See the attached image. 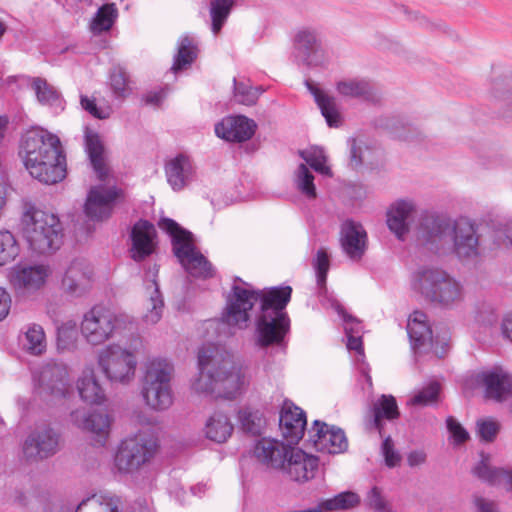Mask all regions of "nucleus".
Listing matches in <instances>:
<instances>
[{
  "label": "nucleus",
  "instance_id": "nucleus-22",
  "mask_svg": "<svg viewBox=\"0 0 512 512\" xmlns=\"http://www.w3.org/2000/svg\"><path fill=\"white\" fill-rule=\"evenodd\" d=\"M340 243L345 254L351 260L358 261L367 248V233L360 223L346 220L341 225Z\"/></svg>",
  "mask_w": 512,
  "mask_h": 512
},
{
  "label": "nucleus",
  "instance_id": "nucleus-13",
  "mask_svg": "<svg viewBox=\"0 0 512 512\" xmlns=\"http://www.w3.org/2000/svg\"><path fill=\"white\" fill-rule=\"evenodd\" d=\"M38 393L44 398L60 400L71 393V382L68 366L60 362H48L40 370Z\"/></svg>",
  "mask_w": 512,
  "mask_h": 512
},
{
  "label": "nucleus",
  "instance_id": "nucleus-54",
  "mask_svg": "<svg viewBox=\"0 0 512 512\" xmlns=\"http://www.w3.org/2000/svg\"><path fill=\"white\" fill-rule=\"evenodd\" d=\"M233 0H213L211 3L212 31L217 34L225 22Z\"/></svg>",
  "mask_w": 512,
  "mask_h": 512
},
{
  "label": "nucleus",
  "instance_id": "nucleus-23",
  "mask_svg": "<svg viewBox=\"0 0 512 512\" xmlns=\"http://www.w3.org/2000/svg\"><path fill=\"white\" fill-rule=\"evenodd\" d=\"M256 123L242 115L227 116L215 125V133L219 138L229 142H244L255 133Z\"/></svg>",
  "mask_w": 512,
  "mask_h": 512
},
{
  "label": "nucleus",
  "instance_id": "nucleus-63",
  "mask_svg": "<svg viewBox=\"0 0 512 512\" xmlns=\"http://www.w3.org/2000/svg\"><path fill=\"white\" fill-rule=\"evenodd\" d=\"M446 424H447V429L450 432V434L452 435L455 443L461 444L469 438L468 432L452 416L447 418Z\"/></svg>",
  "mask_w": 512,
  "mask_h": 512
},
{
  "label": "nucleus",
  "instance_id": "nucleus-10",
  "mask_svg": "<svg viewBox=\"0 0 512 512\" xmlns=\"http://www.w3.org/2000/svg\"><path fill=\"white\" fill-rule=\"evenodd\" d=\"M97 365L110 383L128 385L136 375V350L116 343L109 344L98 351Z\"/></svg>",
  "mask_w": 512,
  "mask_h": 512
},
{
  "label": "nucleus",
  "instance_id": "nucleus-17",
  "mask_svg": "<svg viewBox=\"0 0 512 512\" xmlns=\"http://www.w3.org/2000/svg\"><path fill=\"white\" fill-rule=\"evenodd\" d=\"M216 346H203L198 353L199 374L192 381V389L198 394H215L217 396V368L214 365Z\"/></svg>",
  "mask_w": 512,
  "mask_h": 512
},
{
  "label": "nucleus",
  "instance_id": "nucleus-47",
  "mask_svg": "<svg viewBox=\"0 0 512 512\" xmlns=\"http://www.w3.org/2000/svg\"><path fill=\"white\" fill-rule=\"evenodd\" d=\"M512 80L497 79L492 83L491 96L500 108L512 111Z\"/></svg>",
  "mask_w": 512,
  "mask_h": 512
},
{
  "label": "nucleus",
  "instance_id": "nucleus-45",
  "mask_svg": "<svg viewBox=\"0 0 512 512\" xmlns=\"http://www.w3.org/2000/svg\"><path fill=\"white\" fill-rule=\"evenodd\" d=\"M32 87L35 91L37 100L42 105L47 106H60L61 98L60 93L50 85L45 79L42 78H34Z\"/></svg>",
  "mask_w": 512,
  "mask_h": 512
},
{
  "label": "nucleus",
  "instance_id": "nucleus-42",
  "mask_svg": "<svg viewBox=\"0 0 512 512\" xmlns=\"http://www.w3.org/2000/svg\"><path fill=\"white\" fill-rule=\"evenodd\" d=\"M360 496L352 491H345L326 499L318 504L322 508V512L347 510L358 506Z\"/></svg>",
  "mask_w": 512,
  "mask_h": 512
},
{
  "label": "nucleus",
  "instance_id": "nucleus-24",
  "mask_svg": "<svg viewBox=\"0 0 512 512\" xmlns=\"http://www.w3.org/2000/svg\"><path fill=\"white\" fill-rule=\"evenodd\" d=\"M477 379L485 387L486 397L490 399L502 402L512 395V377L500 367L478 374Z\"/></svg>",
  "mask_w": 512,
  "mask_h": 512
},
{
  "label": "nucleus",
  "instance_id": "nucleus-55",
  "mask_svg": "<svg viewBox=\"0 0 512 512\" xmlns=\"http://www.w3.org/2000/svg\"><path fill=\"white\" fill-rule=\"evenodd\" d=\"M328 302L330 303L331 308H333L337 312V314L343 319L346 335H360L362 331V325L360 321L349 315L345 311L341 303L334 297H329Z\"/></svg>",
  "mask_w": 512,
  "mask_h": 512
},
{
  "label": "nucleus",
  "instance_id": "nucleus-21",
  "mask_svg": "<svg viewBox=\"0 0 512 512\" xmlns=\"http://www.w3.org/2000/svg\"><path fill=\"white\" fill-rule=\"evenodd\" d=\"M306 424L304 411L291 402H284L279 417V426L282 436L289 444L295 445L302 439Z\"/></svg>",
  "mask_w": 512,
  "mask_h": 512
},
{
  "label": "nucleus",
  "instance_id": "nucleus-11",
  "mask_svg": "<svg viewBox=\"0 0 512 512\" xmlns=\"http://www.w3.org/2000/svg\"><path fill=\"white\" fill-rule=\"evenodd\" d=\"M214 365L217 368V397L235 399L248 385L247 377L229 352L216 347Z\"/></svg>",
  "mask_w": 512,
  "mask_h": 512
},
{
  "label": "nucleus",
  "instance_id": "nucleus-53",
  "mask_svg": "<svg viewBox=\"0 0 512 512\" xmlns=\"http://www.w3.org/2000/svg\"><path fill=\"white\" fill-rule=\"evenodd\" d=\"M19 247L14 235L9 231H0V266L14 260Z\"/></svg>",
  "mask_w": 512,
  "mask_h": 512
},
{
  "label": "nucleus",
  "instance_id": "nucleus-56",
  "mask_svg": "<svg viewBox=\"0 0 512 512\" xmlns=\"http://www.w3.org/2000/svg\"><path fill=\"white\" fill-rule=\"evenodd\" d=\"M503 468H492L486 459H482L473 469L479 479L492 485H501Z\"/></svg>",
  "mask_w": 512,
  "mask_h": 512
},
{
  "label": "nucleus",
  "instance_id": "nucleus-58",
  "mask_svg": "<svg viewBox=\"0 0 512 512\" xmlns=\"http://www.w3.org/2000/svg\"><path fill=\"white\" fill-rule=\"evenodd\" d=\"M260 93L258 88H253L244 82H238L234 78V97L239 103L248 106L253 105Z\"/></svg>",
  "mask_w": 512,
  "mask_h": 512
},
{
  "label": "nucleus",
  "instance_id": "nucleus-49",
  "mask_svg": "<svg viewBox=\"0 0 512 512\" xmlns=\"http://www.w3.org/2000/svg\"><path fill=\"white\" fill-rule=\"evenodd\" d=\"M110 87L117 98H125L131 93L129 75L121 66H114L110 72Z\"/></svg>",
  "mask_w": 512,
  "mask_h": 512
},
{
  "label": "nucleus",
  "instance_id": "nucleus-39",
  "mask_svg": "<svg viewBox=\"0 0 512 512\" xmlns=\"http://www.w3.org/2000/svg\"><path fill=\"white\" fill-rule=\"evenodd\" d=\"M238 421L241 429L251 435H260L266 426L263 413L251 407H244L238 411Z\"/></svg>",
  "mask_w": 512,
  "mask_h": 512
},
{
  "label": "nucleus",
  "instance_id": "nucleus-1",
  "mask_svg": "<svg viewBox=\"0 0 512 512\" xmlns=\"http://www.w3.org/2000/svg\"><path fill=\"white\" fill-rule=\"evenodd\" d=\"M290 286L271 287L260 291L237 278L226 299L220 324L231 328L246 329L250 322L249 312L259 302L256 315L255 337L259 347L281 345L290 329V319L285 308L291 299Z\"/></svg>",
  "mask_w": 512,
  "mask_h": 512
},
{
  "label": "nucleus",
  "instance_id": "nucleus-30",
  "mask_svg": "<svg viewBox=\"0 0 512 512\" xmlns=\"http://www.w3.org/2000/svg\"><path fill=\"white\" fill-rule=\"evenodd\" d=\"M416 211V204L411 199L395 201L387 213V225L398 239H403L409 231L408 219Z\"/></svg>",
  "mask_w": 512,
  "mask_h": 512
},
{
  "label": "nucleus",
  "instance_id": "nucleus-35",
  "mask_svg": "<svg viewBox=\"0 0 512 512\" xmlns=\"http://www.w3.org/2000/svg\"><path fill=\"white\" fill-rule=\"evenodd\" d=\"M336 91L343 98L370 101L375 97L373 85L366 79L361 78H346L338 81Z\"/></svg>",
  "mask_w": 512,
  "mask_h": 512
},
{
  "label": "nucleus",
  "instance_id": "nucleus-64",
  "mask_svg": "<svg viewBox=\"0 0 512 512\" xmlns=\"http://www.w3.org/2000/svg\"><path fill=\"white\" fill-rule=\"evenodd\" d=\"M382 453L388 467H395L400 462V455L394 450L393 442L390 437L384 439L382 443Z\"/></svg>",
  "mask_w": 512,
  "mask_h": 512
},
{
  "label": "nucleus",
  "instance_id": "nucleus-34",
  "mask_svg": "<svg viewBox=\"0 0 512 512\" xmlns=\"http://www.w3.org/2000/svg\"><path fill=\"white\" fill-rule=\"evenodd\" d=\"M234 426L229 417L221 412L215 411L207 420L204 427L206 438L216 443L226 442L232 435Z\"/></svg>",
  "mask_w": 512,
  "mask_h": 512
},
{
  "label": "nucleus",
  "instance_id": "nucleus-32",
  "mask_svg": "<svg viewBox=\"0 0 512 512\" xmlns=\"http://www.w3.org/2000/svg\"><path fill=\"white\" fill-rule=\"evenodd\" d=\"M407 333L414 350H426L432 346V330L427 324V316L421 311H414L407 323Z\"/></svg>",
  "mask_w": 512,
  "mask_h": 512
},
{
  "label": "nucleus",
  "instance_id": "nucleus-46",
  "mask_svg": "<svg viewBox=\"0 0 512 512\" xmlns=\"http://www.w3.org/2000/svg\"><path fill=\"white\" fill-rule=\"evenodd\" d=\"M300 156L316 172L324 176H332L330 167L326 165L327 156L323 148L312 147L310 149L300 151Z\"/></svg>",
  "mask_w": 512,
  "mask_h": 512
},
{
  "label": "nucleus",
  "instance_id": "nucleus-12",
  "mask_svg": "<svg viewBox=\"0 0 512 512\" xmlns=\"http://www.w3.org/2000/svg\"><path fill=\"white\" fill-rule=\"evenodd\" d=\"M294 61L299 66L323 67L329 62L319 31L313 27L300 28L294 37Z\"/></svg>",
  "mask_w": 512,
  "mask_h": 512
},
{
  "label": "nucleus",
  "instance_id": "nucleus-8",
  "mask_svg": "<svg viewBox=\"0 0 512 512\" xmlns=\"http://www.w3.org/2000/svg\"><path fill=\"white\" fill-rule=\"evenodd\" d=\"M159 227L171 236L174 254L188 274L197 278L213 276L211 263L196 249L190 232L169 218L161 219Z\"/></svg>",
  "mask_w": 512,
  "mask_h": 512
},
{
  "label": "nucleus",
  "instance_id": "nucleus-25",
  "mask_svg": "<svg viewBox=\"0 0 512 512\" xmlns=\"http://www.w3.org/2000/svg\"><path fill=\"white\" fill-rule=\"evenodd\" d=\"M130 238L132 242L131 257L135 261H142L154 252L156 229L147 220H139L133 225Z\"/></svg>",
  "mask_w": 512,
  "mask_h": 512
},
{
  "label": "nucleus",
  "instance_id": "nucleus-36",
  "mask_svg": "<svg viewBox=\"0 0 512 512\" xmlns=\"http://www.w3.org/2000/svg\"><path fill=\"white\" fill-rule=\"evenodd\" d=\"M85 148L94 171L100 179H103L107 174L108 168L106 165L105 148L97 133L89 130L86 131Z\"/></svg>",
  "mask_w": 512,
  "mask_h": 512
},
{
  "label": "nucleus",
  "instance_id": "nucleus-26",
  "mask_svg": "<svg viewBox=\"0 0 512 512\" xmlns=\"http://www.w3.org/2000/svg\"><path fill=\"white\" fill-rule=\"evenodd\" d=\"M281 469L285 470L292 480L306 482L314 478L318 469V458L291 447L286 463Z\"/></svg>",
  "mask_w": 512,
  "mask_h": 512
},
{
  "label": "nucleus",
  "instance_id": "nucleus-29",
  "mask_svg": "<svg viewBox=\"0 0 512 512\" xmlns=\"http://www.w3.org/2000/svg\"><path fill=\"white\" fill-rule=\"evenodd\" d=\"M158 269L156 266L146 273V312L143 314V321L148 325H154L160 321L164 310V300L156 281Z\"/></svg>",
  "mask_w": 512,
  "mask_h": 512
},
{
  "label": "nucleus",
  "instance_id": "nucleus-2",
  "mask_svg": "<svg viewBox=\"0 0 512 512\" xmlns=\"http://www.w3.org/2000/svg\"><path fill=\"white\" fill-rule=\"evenodd\" d=\"M417 241L439 255L454 253L460 259H474L479 255L477 226L467 218L452 219L445 214L424 211L417 226Z\"/></svg>",
  "mask_w": 512,
  "mask_h": 512
},
{
  "label": "nucleus",
  "instance_id": "nucleus-48",
  "mask_svg": "<svg viewBox=\"0 0 512 512\" xmlns=\"http://www.w3.org/2000/svg\"><path fill=\"white\" fill-rule=\"evenodd\" d=\"M294 184L307 198L316 197L314 175L305 164H300L294 173Z\"/></svg>",
  "mask_w": 512,
  "mask_h": 512
},
{
  "label": "nucleus",
  "instance_id": "nucleus-38",
  "mask_svg": "<svg viewBox=\"0 0 512 512\" xmlns=\"http://www.w3.org/2000/svg\"><path fill=\"white\" fill-rule=\"evenodd\" d=\"M489 239L494 248L512 251V217L493 221Z\"/></svg>",
  "mask_w": 512,
  "mask_h": 512
},
{
  "label": "nucleus",
  "instance_id": "nucleus-60",
  "mask_svg": "<svg viewBox=\"0 0 512 512\" xmlns=\"http://www.w3.org/2000/svg\"><path fill=\"white\" fill-rule=\"evenodd\" d=\"M80 103L85 111L98 119H107L112 113V110L109 106H98L95 102V99L89 98L87 96H81Z\"/></svg>",
  "mask_w": 512,
  "mask_h": 512
},
{
  "label": "nucleus",
  "instance_id": "nucleus-18",
  "mask_svg": "<svg viewBox=\"0 0 512 512\" xmlns=\"http://www.w3.org/2000/svg\"><path fill=\"white\" fill-rule=\"evenodd\" d=\"M119 191L115 187L99 185L90 189L85 203V214L91 220H104L110 217Z\"/></svg>",
  "mask_w": 512,
  "mask_h": 512
},
{
  "label": "nucleus",
  "instance_id": "nucleus-16",
  "mask_svg": "<svg viewBox=\"0 0 512 512\" xmlns=\"http://www.w3.org/2000/svg\"><path fill=\"white\" fill-rule=\"evenodd\" d=\"M59 450V434L50 427L38 428L24 441L22 452L27 461L48 458Z\"/></svg>",
  "mask_w": 512,
  "mask_h": 512
},
{
  "label": "nucleus",
  "instance_id": "nucleus-37",
  "mask_svg": "<svg viewBox=\"0 0 512 512\" xmlns=\"http://www.w3.org/2000/svg\"><path fill=\"white\" fill-rule=\"evenodd\" d=\"M20 341L23 348L31 355H42L47 348L44 328L37 323H29L22 328Z\"/></svg>",
  "mask_w": 512,
  "mask_h": 512
},
{
  "label": "nucleus",
  "instance_id": "nucleus-59",
  "mask_svg": "<svg viewBox=\"0 0 512 512\" xmlns=\"http://www.w3.org/2000/svg\"><path fill=\"white\" fill-rule=\"evenodd\" d=\"M366 502L369 508L375 512H394L390 503L384 498L378 487H372L366 496Z\"/></svg>",
  "mask_w": 512,
  "mask_h": 512
},
{
  "label": "nucleus",
  "instance_id": "nucleus-9",
  "mask_svg": "<svg viewBox=\"0 0 512 512\" xmlns=\"http://www.w3.org/2000/svg\"><path fill=\"white\" fill-rule=\"evenodd\" d=\"M157 449L156 437L148 430H141L121 441L114 466L121 474H134L153 460Z\"/></svg>",
  "mask_w": 512,
  "mask_h": 512
},
{
  "label": "nucleus",
  "instance_id": "nucleus-50",
  "mask_svg": "<svg viewBox=\"0 0 512 512\" xmlns=\"http://www.w3.org/2000/svg\"><path fill=\"white\" fill-rule=\"evenodd\" d=\"M440 384L437 381H430L427 385L417 390L408 400L410 406H427L438 400Z\"/></svg>",
  "mask_w": 512,
  "mask_h": 512
},
{
  "label": "nucleus",
  "instance_id": "nucleus-27",
  "mask_svg": "<svg viewBox=\"0 0 512 512\" xmlns=\"http://www.w3.org/2000/svg\"><path fill=\"white\" fill-rule=\"evenodd\" d=\"M165 173L171 188L180 191L194 180L195 167L188 156L179 154L166 163Z\"/></svg>",
  "mask_w": 512,
  "mask_h": 512
},
{
  "label": "nucleus",
  "instance_id": "nucleus-4",
  "mask_svg": "<svg viewBox=\"0 0 512 512\" xmlns=\"http://www.w3.org/2000/svg\"><path fill=\"white\" fill-rule=\"evenodd\" d=\"M412 289L425 300L442 308L459 305L465 296L462 282L438 267H420L411 278Z\"/></svg>",
  "mask_w": 512,
  "mask_h": 512
},
{
  "label": "nucleus",
  "instance_id": "nucleus-62",
  "mask_svg": "<svg viewBox=\"0 0 512 512\" xmlns=\"http://www.w3.org/2000/svg\"><path fill=\"white\" fill-rule=\"evenodd\" d=\"M350 146V165L353 167H358L362 165L365 161V152L367 151V147L364 145L362 141L357 139H351L349 141Z\"/></svg>",
  "mask_w": 512,
  "mask_h": 512
},
{
  "label": "nucleus",
  "instance_id": "nucleus-14",
  "mask_svg": "<svg viewBox=\"0 0 512 512\" xmlns=\"http://www.w3.org/2000/svg\"><path fill=\"white\" fill-rule=\"evenodd\" d=\"M308 434L309 441L319 452L339 454L348 448V440L344 431L325 422L315 420Z\"/></svg>",
  "mask_w": 512,
  "mask_h": 512
},
{
  "label": "nucleus",
  "instance_id": "nucleus-57",
  "mask_svg": "<svg viewBox=\"0 0 512 512\" xmlns=\"http://www.w3.org/2000/svg\"><path fill=\"white\" fill-rule=\"evenodd\" d=\"M313 266L316 270L317 276V285L319 287L320 293L326 292V278L329 270V256L324 248H320L317 251L316 258L314 259Z\"/></svg>",
  "mask_w": 512,
  "mask_h": 512
},
{
  "label": "nucleus",
  "instance_id": "nucleus-41",
  "mask_svg": "<svg viewBox=\"0 0 512 512\" xmlns=\"http://www.w3.org/2000/svg\"><path fill=\"white\" fill-rule=\"evenodd\" d=\"M374 419L373 425L381 432L382 419L388 420L395 419L399 416L398 406L396 399L392 395H382L380 399L374 404Z\"/></svg>",
  "mask_w": 512,
  "mask_h": 512
},
{
  "label": "nucleus",
  "instance_id": "nucleus-52",
  "mask_svg": "<svg viewBox=\"0 0 512 512\" xmlns=\"http://www.w3.org/2000/svg\"><path fill=\"white\" fill-rule=\"evenodd\" d=\"M474 319L479 328L486 330L498 323L499 313L494 305L484 302L477 306Z\"/></svg>",
  "mask_w": 512,
  "mask_h": 512
},
{
  "label": "nucleus",
  "instance_id": "nucleus-61",
  "mask_svg": "<svg viewBox=\"0 0 512 512\" xmlns=\"http://www.w3.org/2000/svg\"><path fill=\"white\" fill-rule=\"evenodd\" d=\"M477 431L482 440L491 442L499 431V424L490 419L480 420L477 422Z\"/></svg>",
  "mask_w": 512,
  "mask_h": 512
},
{
  "label": "nucleus",
  "instance_id": "nucleus-51",
  "mask_svg": "<svg viewBox=\"0 0 512 512\" xmlns=\"http://www.w3.org/2000/svg\"><path fill=\"white\" fill-rule=\"evenodd\" d=\"M77 323L74 320H67L57 326V348L69 350L77 340Z\"/></svg>",
  "mask_w": 512,
  "mask_h": 512
},
{
  "label": "nucleus",
  "instance_id": "nucleus-3",
  "mask_svg": "<svg viewBox=\"0 0 512 512\" xmlns=\"http://www.w3.org/2000/svg\"><path fill=\"white\" fill-rule=\"evenodd\" d=\"M29 174L44 184H56L66 176V157L59 137L45 129L27 131L19 152Z\"/></svg>",
  "mask_w": 512,
  "mask_h": 512
},
{
  "label": "nucleus",
  "instance_id": "nucleus-44",
  "mask_svg": "<svg viewBox=\"0 0 512 512\" xmlns=\"http://www.w3.org/2000/svg\"><path fill=\"white\" fill-rule=\"evenodd\" d=\"M118 15L114 4L101 6L90 24L91 31L95 34L108 31L113 26Z\"/></svg>",
  "mask_w": 512,
  "mask_h": 512
},
{
  "label": "nucleus",
  "instance_id": "nucleus-7",
  "mask_svg": "<svg viewBox=\"0 0 512 512\" xmlns=\"http://www.w3.org/2000/svg\"><path fill=\"white\" fill-rule=\"evenodd\" d=\"M133 328L134 322L130 316L101 306H95L85 313L81 322L82 336L93 346L101 345Z\"/></svg>",
  "mask_w": 512,
  "mask_h": 512
},
{
  "label": "nucleus",
  "instance_id": "nucleus-31",
  "mask_svg": "<svg viewBox=\"0 0 512 512\" xmlns=\"http://www.w3.org/2000/svg\"><path fill=\"white\" fill-rule=\"evenodd\" d=\"M51 274L50 267L44 264L27 265L19 268L14 276V285L26 292H34L44 286Z\"/></svg>",
  "mask_w": 512,
  "mask_h": 512
},
{
  "label": "nucleus",
  "instance_id": "nucleus-20",
  "mask_svg": "<svg viewBox=\"0 0 512 512\" xmlns=\"http://www.w3.org/2000/svg\"><path fill=\"white\" fill-rule=\"evenodd\" d=\"M72 423L79 429L95 435L100 445H104L109 436L112 419L106 413L88 412L85 409H76L70 414Z\"/></svg>",
  "mask_w": 512,
  "mask_h": 512
},
{
  "label": "nucleus",
  "instance_id": "nucleus-40",
  "mask_svg": "<svg viewBox=\"0 0 512 512\" xmlns=\"http://www.w3.org/2000/svg\"><path fill=\"white\" fill-rule=\"evenodd\" d=\"M197 57V47L194 39L189 36H183L178 42L177 54L174 58L172 70L178 72L186 69Z\"/></svg>",
  "mask_w": 512,
  "mask_h": 512
},
{
  "label": "nucleus",
  "instance_id": "nucleus-15",
  "mask_svg": "<svg viewBox=\"0 0 512 512\" xmlns=\"http://www.w3.org/2000/svg\"><path fill=\"white\" fill-rule=\"evenodd\" d=\"M93 268L85 258L73 259L61 280V288L64 293L72 297L85 295L92 286Z\"/></svg>",
  "mask_w": 512,
  "mask_h": 512
},
{
  "label": "nucleus",
  "instance_id": "nucleus-5",
  "mask_svg": "<svg viewBox=\"0 0 512 512\" xmlns=\"http://www.w3.org/2000/svg\"><path fill=\"white\" fill-rule=\"evenodd\" d=\"M21 222L23 235L31 250L39 254H46L60 248L63 228L55 214L29 207L23 213Z\"/></svg>",
  "mask_w": 512,
  "mask_h": 512
},
{
  "label": "nucleus",
  "instance_id": "nucleus-28",
  "mask_svg": "<svg viewBox=\"0 0 512 512\" xmlns=\"http://www.w3.org/2000/svg\"><path fill=\"white\" fill-rule=\"evenodd\" d=\"M76 388L81 400L87 404L101 405L106 400L105 390L92 365H86L83 368L76 381Z\"/></svg>",
  "mask_w": 512,
  "mask_h": 512
},
{
  "label": "nucleus",
  "instance_id": "nucleus-43",
  "mask_svg": "<svg viewBox=\"0 0 512 512\" xmlns=\"http://www.w3.org/2000/svg\"><path fill=\"white\" fill-rule=\"evenodd\" d=\"M121 500L119 497H93L86 501H82L76 512H119Z\"/></svg>",
  "mask_w": 512,
  "mask_h": 512
},
{
  "label": "nucleus",
  "instance_id": "nucleus-19",
  "mask_svg": "<svg viewBox=\"0 0 512 512\" xmlns=\"http://www.w3.org/2000/svg\"><path fill=\"white\" fill-rule=\"evenodd\" d=\"M291 446L288 442L285 444L280 440L264 437L256 441L253 456L267 468L281 469L286 463Z\"/></svg>",
  "mask_w": 512,
  "mask_h": 512
},
{
  "label": "nucleus",
  "instance_id": "nucleus-33",
  "mask_svg": "<svg viewBox=\"0 0 512 512\" xmlns=\"http://www.w3.org/2000/svg\"><path fill=\"white\" fill-rule=\"evenodd\" d=\"M307 87L314 96L321 114L325 118L329 127L337 128L342 124V114L340 113L335 97L327 94L322 89L307 83Z\"/></svg>",
  "mask_w": 512,
  "mask_h": 512
},
{
  "label": "nucleus",
  "instance_id": "nucleus-6",
  "mask_svg": "<svg viewBox=\"0 0 512 512\" xmlns=\"http://www.w3.org/2000/svg\"><path fill=\"white\" fill-rule=\"evenodd\" d=\"M173 375L174 365L166 358L155 357L146 362L141 395L150 409L164 411L173 404Z\"/></svg>",
  "mask_w": 512,
  "mask_h": 512
}]
</instances>
